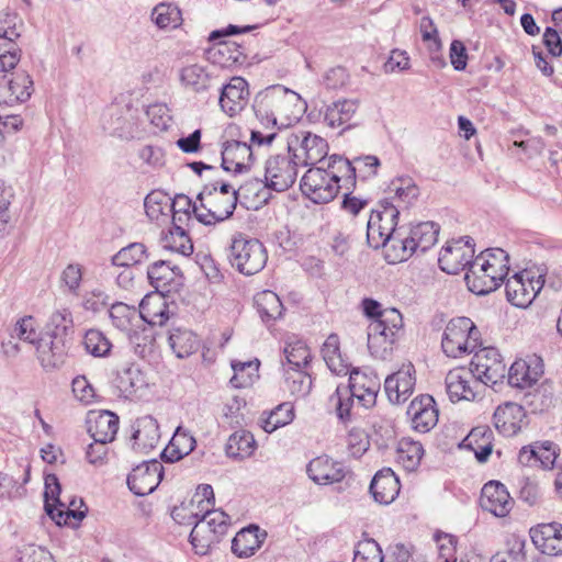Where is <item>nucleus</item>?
Masks as SVG:
<instances>
[{
    "mask_svg": "<svg viewBox=\"0 0 562 562\" xmlns=\"http://www.w3.org/2000/svg\"><path fill=\"white\" fill-rule=\"evenodd\" d=\"M474 248L470 238H460L447 243L438 258L439 267L449 274H457L473 261Z\"/></svg>",
    "mask_w": 562,
    "mask_h": 562,
    "instance_id": "18",
    "label": "nucleus"
},
{
    "mask_svg": "<svg viewBox=\"0 0 562 562\" xmlns=\"http://www.w3.org/2000/svg\"><path fill=\"white\" fill-rule=\"evenodd\" d=\"M412 363H405L384 381V390L391 403L401 404L413 394L416 379Z\"/></svg>",
    "mask_w": 562,
    "mask_h": 562,
    "instance_id": "21",
    "label": "nucleus"
},
{
    "mask_svg": "<svg viewBox=\"0 0 562 562\" xmlns=\"http://www.w3.org/2000/svg\"><path fill=\"white\" fill-rule=\"evenodd\" d=\"M74 326L72 313L68 307L56 308L49 316L46 324L47 335L66 337Z\"/></svg>",
    "mask_w": 562,
    "mask_h": 562,
    "instance_id": "51",
    "label": "nucleus"
},
{
    "mask_svg": "<svg viewBox=\"0 0 562 562\" xmlns=\"http://www.w3.org/2000/svg\"><path fill=\"white\" fill-rule=\"evenodd\" d=\"M380 384V379L373 372L353 369L349 374V384L346 386L361 406L370 408L375 404Z\"/></svg>",
    "mask_w": 562,
    "mask_h": 562,
    "instance_id": "19",
    "label": "nucleus"
},
{
    "mask_svg": "<svg viewBox=\"0 0 562 562\" xmlns=\"http://www.w3.org/2000/svg\"><path fill=\"white\" fill-rule=\"evenodd\" d=\"M389 192L405 206L412 204L419 195V189L409 177H398L391 181Z\"/></svg>",
    "mask_w": 562,
    "mask_h": 562,
    "instance_id": "52",
    "label": "nucleus"
},
{
    "mask_svg": "<svg viewBox=\"0 0 562 562\" xmlns=\"http://www.w3.org/2000/svg\"><path fill=\"white\" fill-rule=\"evenodd\" d=\"M147 217L157 225L167 224L170 220V196L159 190L148 193L144 201Z\"/></svg>",
    "mask_w": 562,
    "mask_h": 562,
    "instance_id": "35",
    "label": "nucleus"
},
{
    "mask_svg": "<svg viewBox=\"0 0 562 562\" xmlns=\"http://www.w3.org/2000/svg\"><path fill=\"white\" fill-rule=\"evenodd\" d=\"M375 328L373 333L368 331V348L371 355L378 359H387L392 353L396 341L380 336Z\"/></svg>",
    "mask_w": 562,
    "mask_h": 562,
    "instance_id": "63",
    "label": "nucleus"
},
{
    "mask_svg": "<svg viewBox=\"0 0 562 562\" xmlns=\"http://www.w3.org/2000/svg\"><path fill=\"white\" fill-rule=\"evenodd\" d=\"M169 345L178 358H186L199 349L200 340L193 331L177 328L169 335Z\"/></svg>",
    "mask_w": 562,
    "mask_h": 562,
    "instance_id": "44",
    "label": "nucleus"
},
{
    "mask_svg": "<svg viewBox=\"0 0 562 562\" xmlns=\"http://www.w3.org/2000/svg\"><path fill=\"white\" fill-rule=\"evenodd\" d=\"M352 562H383L382 549L373 539L359 542Z\"/></svg>",
    "mask_w": 562,
    "mask_h": 562,
    "instance_id": "64",
    "label": "nucleus"
},
{
    "mask_svg": "<svg viewBox=\"0 0 562 562\" xmlns=\"http://www.w3.org/2000/svg\"><path fill=\"white\" fill-rule=\"evenodd\" d=\"M446 391L451 402L473 401L483 391V386L465 368H454L446 375Z\"/></svg>",
    "mask_w": 562,
    "mask_h": 562,
    "instance_id": "16",
    "label": "nucleus"
},
{
    "mask_svg": "<svg viewBox=\"0 0 562 562\" xmlns=\"http://www.w3.org/2000/svg\"><path fill=\"white\" fill-rule=\"evenodd\" d=\"M255 306L265 323L274 322L282 316L283 305L277 293L265 290L256 294Z\"/></svg>",
    "mask_w": 562,
    "mask_h": 562,
    "instance_id": "38",
    "label": "nucleus"
},
{
    "mask_svg": "<svg viewBox=\"0 0 562 562\" xmlns=\"http://www.w3.org/2000/svg\"><path fill=\"white\" fill-rule=\"evenodd\" d=\"M543 374L542 359L536 355L516 360L508 371V383L518 389H527L538 382Z\"/></svg>",
    "mask_w": 562,
    "mask_h": 562,
    "instance_id": "20",
    "label": "nucleus"
},
{
    "mask_svg": "<svg viewBox=\"0 0 562 562\" xmlns=\"http://www.w3.org/2000/svg\"><path fill=\"white\" fill-rule=\"evenodd\" d=\"M380 210L373 211L367 222V240L370 247L379 249L385 247V257L391 262L390 254L394 239H402L396 232L398 209L390 202H383Z\"/></svg>",
    "mask_w": 562,
    "mask_h": 562,
    "instance_id": "7",
    "label": "nucleus"
},
{
    "mask_svg": "<svg viewBox=\"0 0 562 562\" xmlns=\"http://www.w3.org/2000/svg\"><path fill=\"white\" fill-rule=\"evenodd\" d=\"M525 418L524 407L513 402L499 405L493 416L494 426L506 437L516 435L521 429Z\"/></svg>",
    "mask_w": 562,
    "mask_h": 562,
    "instance_id": "28",
    "label": "nucleus"
},
{
    "mask_svg": "<svg viewBox=\"0 0 562 562\" xmlns=\"http://www.w3.org/2000/svg\"><path fill=\"white\" fill-rule=\"evenodd\" d=\"M294 418V407L291 403H282L271 412L261 415L262 429L271 434L280 427L286 426L292 423Z\"/></svg>",
    "mask_w": 562,
    "mask_h": 562,
    "instance_id": "47",
    "label": "nucleus"
},
{
    "mask_svg": "<svg viewBox=\"0 0 562 562\" xmlns=\"http://www.w3.org/2000/svg\"><path fill=\"white\" fill-rule=\"evenodd\" d=\"M200 203L192 202L186 194H177L173 199L170 198V216L172 224H184L191 218L193 209H199Z\"/></svg>",
    "mask_w": 562,
    "mask_h": 562,
    "instance_id": "54",
    "label": "nucleus"
},
{
    "mask_svg": "<svg viewBox=\"0 0 562 562\" xmlns=\"http://www.w3.org/2000/svg\"><path fill=\"white\" fill-rule=\"evenodd\" d=\"M248 99L247 81L241 77H233L228 83L222 86L218 104L224 113L234 116L244 110Z\"/></svg>",
    "mask_w": 562,
    "mask_h": 562,
    "instance_id": "22",
    "label": "nucleus"
},
{
    "mask_svg": "<svg viewBox=\"0 0 562 562\" xmlns=\"http://www.w3.org/2000/svg\"><path fill=\"white\" fill-rule=\"evenodd\" d=\"M166 249L178 252L182 256H190L193 252V244L182 224H172L171 228L161 239Z\"/></svg>",
    "mask_w": 562,
    "mask_h": 562,
    "instance_id": "45",
    "label": "nucleus"
},
{
    "mask_svg": "<svg viewBox=\"0 0 562 562\" xmlns=\"http://www.w3.org/2000/svg\"><path fill=\"white\" fill-rule=\"evenodd\" d=\"M438 234L439 226L434 222H424L412 227L407 236L402 235V239H394L390 254L391 263L405 261L417 250L425 252L437 243Z\"/></svg>",
    "mask_w": 562,
    "mask_h": 562,
    "instance_id": "9",
    "label": "nucleus"
},
{
    "mask_svg": "<svg viewBox=\"0 0 562 562\" xmlns=\"http://www.w3.org/2000/svg\"><path fill=\"white\" fill-rule=\"evenodd\" d=\"M254 110L262 125L280 128L300 119L303 104L296 92L282 86H273L257 95Z\"/></svg>",
    "mask_w": 562,
    "mask_h": 562,
    "instance_id": "1",
    "label": "nucleus"
},
{
    "mask_svg": "<svg viewBox=\"0 0 562 562\" xmlns=\"http://www.w3.org/2000/svg\"><path fill=\"white\" fill-rule=\"evenodd\" d=\"M194 437L187 430L178 427L169 446L164 451L168 461L175 462L188 456L195 448Z\"/></svg>",
    "mask_w": 562,
    "mask_h": 562,
    "instance_id": "43",
    "label": "nucleus"
},
{
    "mask_svg": "<svg viewBox=\"0 0 562 562\" xmlns=\"http://www.w3.org/2000/svg\"><path fill=\"white\" fill-rule=\"evenodd\" d=\"M265 533L257 526H250L236 533L232 541V551L238 557H250L261 546Z\"/></svg>",
    "mask_w": 562,
    "mask_h": 562,
    "instance_id": "36",
    "label": "nucleus"
},
{
    "mask_svg": "<svg viewBox=\"0 0 562 562\" xmlns=\"http://www.w3.org/2000/svg\"><path fill=\"white\" fill-rule=\"evenodd\" d=\"M136 317L137 312L134 307H130L124 303H115L111 305V322L120 330H130L132 328V321Z\"/></svg>",
    "mask_w": 562,
    "mask_h": 562,
    "instance_id": "60",
    "label": "nucleus"
},
{
    "mask_svg": "<svg viewBox=\"0 0 562 562\" xmlns=\"http://www.w3.org/2000/svg\"><path fill=\"white\" fill-rule=\"evenodd\" d=\"M162 476V463L153 459L138 464L132 470L127 476V485L135 495L145 496L157 488Z\"/></svg>",
    "mask_w": 562,
    "mask_h": 562,
    "instance_id": "15",
    "label": "nucleus"
},
{
    "mask_svg": "<svg viewBox=\"0 0 562 562\" xmlns=\"http://www.w3.org/2000/svg\"><path fill=\"white\" fill-rule=\"evenodd\" d=\"M403 316L396 308H387L382 315V319L372 321L368 327V331L373 333L379 329L380 336L397 341L401 330L403 329Z\"/></svg>",
    "mask_w": 562,
    "mask_h": 562,
    "instance_id": "42",
    "label": "nucleus"
},
{
    "mask_svg": "<svg viewBox=\"0 0 562 562\" xmlns=\"http://www.w3.org/2000/svg\"><path fill=\"white\" fill-rule=\"evenodd\" d=\"M37 359L45 370L61 367L67 358L68 347L64 337L44 334L35 347Z\"/></svg>",
    "mask_w": 562,
    "mask_h": 562,
    "instance_id": "24",
    "label": "nucleus"
},
{
    "mask_svg": "<svg viewBox=\"0 0 562 562\" xmlns=\"http://www.w3.org/2000/svg\"><path fill=\"white\" fill-rule=\"evenodd\" d=\"M286 149L299 161V165L308 166L321 162L325 158L328 145L321 136L300 131L289 135Z\"/></svg>",
    "mask_w": 562,
    "mask_h": 562,
    "instance_id": "12",
    "label": "nucleus"
},
{
    "mask_svg": "<svg viewBox=\"0 0 562 562\" xmlns=\"http://www.w3.org/2000/svg\"><path fill=\"white\" fill-rule=\"evenodd\" d=\"M252 162L251 146L238 142H228L222 151V166L227 171L243 172L248 169Z\"/></svg>",
    "mask_w": 562,
    "mask_h": 562,
    "instance_id": "29",
    "label": "nucleus"
},
{
    "mask_svg": "<svg viewBox=\"0 0 562 562\" xmlns=\"http://www.w3.org/2000/svg\"><path fill=\"white\" fill-rule=\"evenodd\" d=\"M134 446L140 451L147 452L155 448L160 439L159 426L151 416H143L135 423V429L132 435Z\"/></svg>",
    "mask_w": 562,
    "mask_h": 562,
    "instance_id": "33",
    "label": "nucleus"
},
{
    "mask_svg": "<svg viewBox=\"0 0 562 562\" xmlns=\"http://www.w3.org/2000/svg\"><path fill=\"white\" fill-rule=\"evenodd\" d=\"M119 430V417L109 411L91 412L88 417V432L92 439L112 442Z\"/></svg>",
    "mask_w": 562,
    "mask_h": 562,
    "instance_id": "31",
    "label": "nucleus"
},
{
    "mask_svg": "<svg viewBox=\"0 0 562 562\" xmlns=\"http://www.w3.org/2000/svg\"><path fill=\"white\" fill-rule=\"evenodd\" d=\"M480 462H485L492 453V431L487 427L473 428L463 441Z\"/></svg>",
    "mask_w": 562,
    "mask_h": 562,
    "instance_id": "39",
    "label": "nucleus"
},
{
    "mask_svg": "<svg viewBox=\"0 0 562 562\" xmlns=\"http://www.w3.org/2000/svg\"><path fill=\"white\" fill-rule=\"evenodd\" d=\"M146 249L140 243H133L122 248L112 258V265L115 267L131 268L145 258Z\"/></svg>",
    "mask_w": 562,
    "mask_h": 562,
    "instance_id": "55",
    "label": "nucleus"
},
{
    "mask_svg": "<svg viewBox=\"0 0 562 562\" xmlns=\"http://www.w3.org/2000/svg\"><path fill=\"white\" fill-rule=\"evenodd\" d=\"M334 162L338 164L339 170L346 169L355 172L356 170L362 171V169L367 168L368 170L366 172L368 176L375 175L376 168L380 165V161L375 156L357 157L352 161L337 156L334 158Z\"/></svg>",
    "mask_w": 562,
    "mask_h": 562,
    "instance_id": "62",
    "label": "nucleus"
},
{
    "mask_svg": "<svg viewBox=\"0 0 562 562\" xmlns=\"http://www.w3.org/2000/svg\"><path fill=\"white\" fill-rule=\"evenodd\" d=\"M151 20L159 29H176L181 24L180 10L170 3H159L151 12Z\"/></svg>",
    "mask_w": 562,
    "mask_h": 562,
    "instance_id": "50",
    "label": "nucleus"
},
{
    "mask_svg": "<svg viewBox=\"0 0 562 562\" xmlns=\"http://www.w3.org/2000/svg\"><path fill=\"white\" fill-rule=\"evenodd\" d=\"M33 91V80L24 70L0 76V103L7 105L23 103L31 98Z\"/></svg>",
    "mask_w": 562,
    "mask_h": 562,
    "instance_id": "17",
    "label": "nucleus"
},
{
    "mask_svg": "<svg viewBox=\"0 0 562 562\" xmlns=\"http://www.w3.org/2000/svg\"><path fill=\"white\" fill-rule=\"evenodd\" d=\"M150 284L158 291H169L168 286L175 280L176 272L166 261L153 263L147 271Z\"/></svg>",
    "mask_w": 562,
    "mask_h": 562,
    "instance_id": "53",
    "label": "nucleus"
},
{
    "mask_svg": "<svg viewBox=\"0 0 562 562\" xmlns=\"http://www.w3.org/2000/svg\"><path fill=\"white\" fill-rule=\"evenodd\" d=\"M299 161L286 149L285 154L271 155L265 162V186L277 192L291 188L297 178Z\"/></svg>",
    "mask_w": 562,
    "mask_h": 562,
    "instance_id": "11",
    "label": "nucleus"
},
{
    "mask_svg": "<svg viewBox=\"0 0 562 562\" xmlns=\"http://www.w3.org/2000/svg\"><path fill=\"white\" fill-rule=\"evenodd\" d=\"M180 81L193 92L200 93L217 86V78L206 67L192 64L180 70Z\"/></svg>",
    "mask_w": 562,
    "mask_h": 562,
    "instance_id": "32",
    "label": "nucleus"
},
{
    "mask_svg": "<svg viewBox=\"0 0 562 562\" xmlns=\"http://www.w3.org/2000/svg\"><path fill=\"white\" fill-rule=\"evenodd\" d=\"M14 335L25 342L37 346L43 335L38 331V324L33 316H24L16 322Z\"/></svg>",
    "mask_w": 562,
    "mask_h": 562,
    "instance_id": "59",
    "label": "nucleus"
},
{
    "mask_svg": "<svg viewBox=\"0 0 562 562\" xmlns=\"http://www.w3.org/2000/svg\"><path fill=\"white\" fill-rule=\"evenodd\" d=\"M115 385L121 394L128 397L146 386V379L138 366L130 364L117 372Z\"/></svg>",
    "mask_w": 562,
    "mask_h": 562,
    "instance_id": "40",
    "label": "nucleus"
},
{
    "mask_svg": "<svg viewBox=\"0 0 562 562\" xmlns=\"http://www.w3.org/2000/svg\"><path fill=\"white\" fill-rule=\"evenodd\" d=\"M140 317L150 325L162 326L169 319V310L161 292L146 295L139 304Z\"/></svg>",
    "mask_w": 562,
    "mask_h": 562,
    "instance_id": "34",
    "label": "nucleus"
},
{
    "mask_svg": "<svg viewBox=\"0 0 562 562\" xmlns=\"http://www.w3.org/2000/svg\"><path fill=\"white\" fill-rule=\"evenodd\" d=\"M284 356L286 359V367L284 369L291 368H305L311 359V352L307 346L301 341L296 340L293 342L286 344L284 347Z\"/></svg>",
    "mask_w": 562,
    "mask_h": 562,
    "instance_id": "57",
    "label": "nucleus"
},
{
    "mask_svg": "<svg viewBox=\"0 0 562 562\" xmlns=\"http://www.w3.org/2000/svg\"><path fill=\"white\" fill-rule=\"evenodd\" d=\"M190 515L194 522L190 542L196 554L205 555L227 533L229 517L221 509H206L202 516L192 512Z\"/></svg>",
    "mask_w": 562,
    "mask_h": 562,
    "instance_id": "4",
    "label": "nucleus"
},
{
    "mask_svg": "<svg viewBox=\"0 0 562 562\" xmlns=\"http://www.w3.org/2000/svg\"><path fill=\"white\" fill-rule=\"evenodd\" d=\"M533 544L544 554H562V525L558 522L540 524L530 529Z\"/></svg>",
    "mask_w": 562,
    "mask_h": 562,
    "instance_id": "26",
    "label": "nucleus"
},
{
    "mask_svg": "<svg viewBox=\"0 0 562 562\" xmlns=\"http://www.w3.org/2000/svg\"><path fill=\"white\" fill-rule=\"evenodd\" d=\"M357 110V100H338L327 106L324 119L328 126L340 127L351 121Z\"/></svg>",
    "mask_w": 562,
    "mask_h": 562,
    "instance_id": "41",
    "label": "nucleus"
},
{
    "mask_svg": "<svg viewBox=\"0 0 562 562\" xmlns=\"http://www.w3.org/2000/svg\"><path fill=\"white\" fill-rule=\"evenodd\" d=\"M356 396L346 385H338L335 393L329 397V403L335 407L337 416L342 422L350 419V412Z\"/></svg>",
    "mask_w": 562,
    "mask_h": 562,
    "instance_id": "58",
    "label": "nucleus"
},
{
    "mask_svg": "<svg viewBox=\"0 0 562 562\" xmlns=\"http://www.w3.org/2000/svg\"><path fill=\"white\" fill-rule=\"evenodd\" d=\"M228 258L231 265L240 273L252 276L265 268L268 255L258 239L237 234L232 238Z\"/></svg>",
    "mask_w": 562,
    "mask_h": 562,
    "instance_id": "8",
    "label": "nucleus"
},
{
    "mask_svg": "<svg viewBox=\"0 0 562 562\" xmlns=\"http://www.w3.org/2000/svg\"><path fill=\"white\" fill-rule=\"evenodd\" d=\"M259 366L257 359L248 361L233 360L234 375L231 378V384L236 389L250 386L258 378Z\"/></svg>",
    "mask_w": 562,
    "mask_h": 562,
    "instance_id": "48",
    "label": "nucleus"
},
{
    "mask_svg": "<svg viewBox=\"0 0 562 562\" xmlns=\"http://www.w3.org/2000/svg\"><path fill=\"white\" fill-rule=\"evenodd\" d=\"M407 416L412 427L419 432H428L438 423V409L432 396L425 394L414 398L408 408Z\"/></svg>",
    "mask_w": 562,
    "mask_h": 562,
    "instance_id": "23",
    "label": "nucleus"
},
{
    "mask_svg": "<svg viewBox=\"0 0 562 562\" xmlns=\"http://www.w3.org/2000/svg\"><path fill=\"white\" fill-rule=\"evenodd\" d=\"M60 492L61 488L57 476L55 474H48L45 477V512L58 526H75L85 518V510H77L70 507L66 508L65 503H63L59 498Z\"/></svg>",
    "mask_w": 562,
    "mask_h": 562,
    "instance_id": "13",
    "label": "nucleus"
},
{
    "mask_svg": "<svg viewBox=\"0 0 562 562\" xmlns=\"http://www.w3.org/2000/svg\"><path fill=\"white\" fill-rule=\"evenodd\" d=\"M331 156L324 166L310 168L301 179L300 188L302 193L316 204L328 203L333 201L339 192L340 177L338 164L334 162Z\"/></svg>",
    "mask_w": 562,
    "mask_h": 562,
    "instance_id": "5",
    "label": "nucleus"
},
{
    "mask_svg": "<svg viewBox=\"0 0 562 562\" xmlns=\"http://www.w3.org/2000/svg\"><path fill=\"white\" fill-rule=\"evenodd\" d=\"M470 372L481 385H494L505 376L506 367L497 349L493 347L474 351Z\"/></svg>",
    "mask_w": 562,
    "mask_h": 562,
    "instance_id": "14",
    "label": "nucleus"
},
{
    "mask_svg": "<svg viewBox=\"0 0 562 562\" xmlns=\"http://www.w3.org/2000/svg\"><path fill=\"white\" fill-rule=\"evenodd\" d=\"M508 271V254L502 248H490L471 262L464 279L471 292L484 295L496 290Z\"/></svg>",
    "mask_w": 562,
    "mask_h": 562,
    "instance_id": "2",
    "label": "nucleus"
},
{
    "mask_svg": "<svg viewBox=\"0 0 562 562\" xmlns=\"http://www.w3.org/2000/svg\"><path fill=\"white\" fill-rule=\"evenodd\" d=\"M199 209L194 217L204 225H214L231 217L236 209L237 191L225 182L206 184L198 195Z\"/></svg>",
    "mask_w": 562,
    "mask_h": 562,
    "instance_id": "3",
    "label": "nucleus"
},
{
    "mask_svg": "<svg viewBox=\"0 0 562 562\" xmlns=\"http://www.w3.org/2000/svg\"><path fill=\"white\" fill-rule=\"evenodd\" d=\"M85 349L93 357H106L110 355L112 344L106 336L98 329H89L83 337Z\"/></svg>",
    "mask_w": 562,
    "mask_h": 562,
    "instance_id": "56",
    "label": "nucleus"
},
{
    "mask_svg": "<svg viewBox=\"0 0 562 562\" xmlns=\"http://www.w3.org/2000/svg\"><path fill=\"white\" fill-rule=\"evenodd\" d=\"M424 454L423 446L409 438L400 440L396 450L397 462L407 471H414L420 463Z\"/></svg>",
    "mask_w": 562,
    "mask_h": 562,
    "instance_id": "46",
    "label": "nucleus"
},
{
    "mask_svg": "<svg viewBox=\"0 0 562 562\" xmlns=\"http://www.w3.org/2000/svg\"><path fill=\"white\" fill-rule=\"evenodd\" d=\"M481 506L497 517H505L513 507V499L504 484L490 481L482 487Z\"/></svg>",
    "mask_w": 562,
    "mask_h": 562,
    "instance_id": "25",
    "label": "nucleus"
},
{
    "mask_svg": "<svg viewBox=\"0 0 562 562\" xmlns=\"http://www.w3.org/2000/svg\"><path fill=\"white\" fill-rule=\"evenodd\" d=\"M82 276L83 269L81 265L69 263L60 273V286L68 293L78 295L82 282Z\"/></svg>",
    "mask_w": 562,
    "mask_h": 562,
    "instance_id": "61",
    "label": "nucleus"
},
{
    "mask_svg": "<svg viewBox=\"0 0 562 562\" xmlns=\"http://www.w3.org/2000/svg\"><path fill=\"white\" fill-rule=\"evenodd\" d=\"M285 384L289 392L297 397L306 396L312 389V379L303 368L284 369Z\"/></svg>",
    "mask_w": 562,
    "mask_h": 562,
    "instance_id": "49",
    "label": "nucleus"
},
{
    "mask_svg": "<svg viewBox=\"0 0 562 562\" xmlns=\"http://www.w3.org/2000/svg\"><path fill=\"white\" fill-rule=\"evenodd\" d=\"M257 442L254 435L247 430H238L232 434L227 440L225 451L229 458L247 459L254 454Z\"/></svg>",
    "mask_w": 562,
    "mask_h": 562,
    "instance_id": "37",
    "label": "nucleus"
},
{
    "mask_svg": "<svg viewBox=\"0 0 562 562\" xmlns=\"http://www.w3.org/2000/svg\"><path fill=\"white\" fill-rule=\"evenodd\" d=\"M370 492L375 502L391 504L400 493V481L391 469H383L373 476Z\"/></svg>",
    "mask_w": 562,
    "mask_h": 562,
    "instance_id": "30",
    "label": "nucleus"
},
{
    "mask_svg": "<svg viewBox=\"0 0 562 562\" xmlns=\"http://www.w3.org/2000/svg\"><path fill=\"white\" fill-rule=\"evenodd\" d=\"M544 285L539 270L525 269L513 274L505 283L506 297L514 306H529Z\"/></svg>",
    "mask_w": 562,
    "mask_h": 562,
    "instance_id": "10",
    "label": "nucleus"
},
{
    "mask_svg": "<svg viewBox=\"0 0 562 562\" xmlns=\"http://www.w3.org/2000/svg\"><path fill=\"white\" fill-rule=\"evenodd\" d=\"M480 346V330L470 318L456 317L448 322L441 337V349L447 357L463 358Z\"/></svg>",
    "mask_w": 562,
    "mask_h": 562,
    "instance_id": "6",
    "label": "nucleus"
},
{
    "mask_svg": "<svg viewBox=\"0 0 562 562\" xmlns=\"http://www.w3.org/2000/svg\"><path fill=\"white\" fill-rule=\"evenodd\" d=\"M307 474L315 483L327 485L342 481L346 470L340 462L328 456H319L307 464Z\"/></svg>",
    "mask_w": 562,
    "mask_h": 562,
    "instance_id": "27",
    "label": "nucleus"
}]
</instances>
